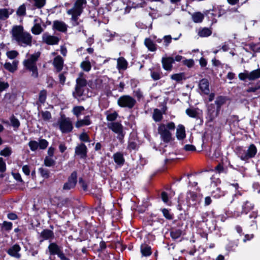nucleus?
I'll use <instances>...</instances> for the list:
<instances>
[{"instance_id": "nucleus-1", "label": "nucleus", "mask_w": 260, "mask_h": 260, "mask_svg": "<svg viewBox=\"0 0 260 260\" xmlns=\"http://www.w3.org/2000/svg\"><path fill=\"white\" fill-rule=\"evenodd\" d=\"M12 39L18 45L23 47L31 46L32 37L28 32L25 31L21 25L14 26L11 30Z\"/></svg>"}, {"instance_id": "nucleus-2", "label": "nucleus", "mask_w": 260, "mask_h": 260, "mask_svg": "<svg viewBox=\"0 0 260 260\" xmlns=\"http://www.w3.org/2000/svg\"><path fill=\"white\" fill-rule=\"evenodd\" d=\"M86 0H75L72 8L67 11V13L71 16V22L73 26H77L80 24L81 21L79 17L83 11L86 5Z\"/></svg>"}, {"instance_id": "nucleus-3", "label": "nucleus", "mask_w": 260, "mask_h": 260, "mask_svg": "<svg viewBox=\"0 0 260 260\" xmlns=\"http://www.w3.org/2000/svg\"><path fill=\"white\" fill-rule=\"evenodd\" d=\"M40 55V52H36L32 54H27L26 58L23 61V65L27 70L31 73V76L34 78H37L39 76L36 62Z\"/></svg>"}, {"instance_id": "nucleus-4", "label": "nucleus", "mask_w": 260, "mask_h": 260, "mask_svg": "<svg viewBox=\"0 0 260 260\" xmlns=\"http://www.w3.org/2000/svg\"><path fill=\"white\" fill-rule=\"evenodd\" d=\"M175 124L172 122H169L167 124H161L158 128V132L162 140L165 142H169L171 139V134L169 130L175 129Z\"/></svg>"}, {"instance_id": "nucleus-5", "label": "nucleus", "mask_w": 260, "mask_h": 260, "mask_svg": "<svg viewBox=\"0 0 260 260\" xmlns=\"http://www.w3.org/2000/svg\"><path fill=\"white\" fill-rule=\"evenodd\" d=\"M256 152L257 149L254 144H251L246 150L241 148H239L237 150L238 156L243 160H247L254 157Z\"/></svg>"}, {"instance_id": "nucleus-6", "label": "nucleus", "mask_w": 260, "mask_h": 260, "mask_svg": "<svg viewBox=\"0 0 260 260\" xmlns=\"http://www.w3.org/2000/svg\"><path fill=\"white\" fill-rule=\"evenodd\" d=\"M86 84V80L80 75V76L76 79L75 91L73 92L75 98H78L83 95Z\"/></svg>"}, {"instance_id": "nucleus-7", "label": "nucleus", "mask_w": 260, "mask_h": 260, "mask_svg": "<svg viewBox=\"0 0 260 260\" xmlns=\"http://www.w3.org/2000/svg\"><path fill=\"white\" fill-rule=\"evenodd\" d=\"M117 103L121 107L132 108L135 105L136 100L129 95H123L118 99Z\"/></svg>"}, {"instance_id": "nucleus-8", "label": "nucleus", "mask_w": 260, "mask_h": 260, "mask_svg": "<svg viewBox=\"0 0 260 260\" xmlns=\"http://www.w3.org/2000/svg\"><path fill=\"white\" fill-rule=\"evenodd\" d=\"M59 129L63 133H68L72 131L73 125L69 118L61 117L58 121Z\"/></svg>"}, {"instance_id": "nucleus-9", "label": "nucleus", "mask_w": 260, "mask_h": 260, "mask_svg": "<svg viewBox=\"0 0 260 260\" xmlns=\"http://www.w3.org/2000/svg\"><path fill=\"white\" fill-rule=\"evenodd\" d=\"M108 127L113 132L118 135L119 139L123 137V126L118 122H113L108 124Z\"/></svg>"}, {"instance_id": "nucleus-10", "label": "nucleus", "mask_w": 260, "mask_h": 260, "mask_svg": "<svg viewBox=\"0 0 260 260\" xmlns=\"http://www.w3.org/2000/svg\"><path fill=\"white\" fill-rule=\"evenodd\" d=\"M21 248L19 245L15 244L11 246L7 250V253L11 256L19 259L21 257L20 253Z\"/></svg>"}, {"instance_id": "nucleus-11", "label": "nucleus", "mask_w": 260, "mask_h": 260, "mask_svg": "<svg viewBox=\"0 0 260 260\" xmlns=\"http://www.w3.org/2000/svg\"><path fill=\"white\" fill-rule=\"evenodd\" d=\"M77 173L73 172L69 177L68 182L64 184L63 189L64 190H69L73 188L77 183Z\"/></svg>"}, {"instance_id": "nucleus-12", "label": "nucleus", "mask_w": 260, "mask_h": 260, "mask_svg": "<svg viewBox=\"0 0 260 260\" xmlns=\"http://www.w3.org/2000/svg\"><path fill=\"white\" fill-rule=\"evenodd\" d=\"M42 40L46 44L50 45H56L58 43L59 38L46 32L42 35Z\"/></svg>"}, {"instance_id": "nucleus-13", "label": "nucleus", "mask_w": 260, "mask_h": 260, "mask_svg": "<svg viewBox=\"0 0 260 260\" xmlns=\"http://www.w3.org/2000/svg\"><path fill=\"white\" fill-rule=\"evenodd\" d=\"M41 19L39 18H36L34 20V25L31 28V30L33 34L36 35H40L43 29L41 26Z\"/></svg>"}, {"instance_id": "nucleus-14", "label": "nucleus", "mask_w": 260, "mask_h": 260, "mask_svg": "<svg viewBox=\"0 0 260 260\" xmlns=\"http://www.w3.org/2000/svg\"><path fill=\"white\" fill-rule=\"evenodd\" d=\"M19 61L17 60H14L12 63L6 62L4 64V68L11 73H14L18 69Z\"/></svg>"}, {"instance_id": "nucleus-15", "label": "nucleus", "mask_w": 260, "mask_h": 260, "mask_svg": "<svg viewBox=\"0 0 260 260\" xmlns=\"http://www.w3.org/2000/svg\"><path fill=\"white\" fill-rule=\"evenodd\" d=\"M162 64L163 68L167 71H170L172 68V63L174 59L172 57H162Z\"/></svg>"}, {"instance_id": "nucleus-16", "label": "nucleus", "mask_w": 260, "mask_h": 260, "mask_svg": "<svg viewBox=\"0 0 260 260\" xmlns=\"http://www.w3.org/2000/svg\"><path fill=\"white\" fill-rule=\"evenodd\" d=\"M32 9H41L46 4V0H27Z\"/></svg>"}, {"instance_id": "nucleus-17", "label": "nucleus", "mask_w": 260, "mask_h": 260, "mask_svg": "<svg viewBox=\"0 0 260 260\" xmlns=\"http://www.w3.org/2000/svg\"><path fill=\"white\" fill-rule=\"evenodd\" d=\"M199 87L202 92L205 94H208L210 92L209 82L207 79H203L199 83Z\"/></svg>"}, {"instance_id": "nucleus-18", "label": "nucleus", "mask_w": 260, "mask_h": 260, "mask_svg": "<svg viewBox=\"0 0 260 260\" xmlns=\"http://www.w3.org/2000/svg\"><path fill=\"white\" fill-rule=\"evenodd\" d=\"M87 148L84 144H81L76 147L75 153L81 157L84 158L86 156Z\"/></svg>"}, {"instance_id": "nucleus-19", "label": "nucleus", "mask_w": 260, "mask_h": 260, "mask_svg": "<svg viewBox=\"0 0 260 260\" xmlns=\"http://www.w3.org/2000/svg\"><path fill=\"white\" fill-rule=\"evenodd\" d=\"M50 255H57L61 250L55 243H50L48 247Z\"/></svg>"}, {"instance_id": "nucleus-20", "label": "nucleus", "mask_w": 260, "mask_h": 260, "mask_svg": "<svg viewBox=\"0 0 260 260\" xmlns=\"http://www.w3.org/2000/svg\"><path fill=\"white\" fill-rule=\"evenodd\" d=\"M128 63L122 57L117 59V68L118 70H125L127 69Z\"/></svg>"}, {"instance_id": "nucleus-21", "label": "nucleus", "mask_w": 260, "mask_h": 260, "mask_svg": "<svg viewBox=\"0 0 260 260\" xmlns=\"http://www.w3.org/2000/svg\"><path fill=\"white\" fill-rule=\"evenodd\" d=\"M176 137L178 140H182L185 137V127L183 125L179 124L177 126Z\"/></svg>"}, {"instance_id": "nucleus-22", "label": "nucleus", "mask_w": 260, "mask_h": 260, "mask_svg": "<svg viewBox=\"0 0 260 260\" xmlns=\"http://www.w3.org/2000/svg\"><path fill=\"white\" fill-rule=\"evenodd\" d=\"M14 12L12 9H0V20H6Z\"/></svg>"}, {"instance_id": "nucleus-23", "label": "nucleus", "mask_w": 260, "mask_h": 260, "mask_svg": "<svg viewBox=\"0 0 260 260\" xmlns=\"http://www.w3.org/2000/svg\"><path fill=\"white\" fill-rule=\"evenodd\" d=\"M63 64V60L60 56H57L53 60V65L58 71L62 70Z\"/></svg>"}, {"instance_id": "nucleus-24", "label": "nucleus", "mask_w": 260, "mask_h": 260, "mask_svg": "<svg viewBox=\"0 0 260 260\" xmlns=\"http://www.w3.org/2000/svg\"><path fill=\"white\" fill-rule=\"evenodd\" d=\"M53 27L54 29L62 32H64L67 29V26L62 21H55L53 22Z\"/></svg>"}, {"instance_id": "nucleus-25", "label": "nucleus", "mask_w": 260, "mask_h": 260, "mask_svg": "<svg viewBox=\"0 0 260 260\" xmlns=\"http://www.w3.org/2000/svg\"><path fill=\"white\" fill-rule=\"evenodd\" d=\"M90 124L91 121L89 118V116H86L84 117L83 119L78 120L75 124V126L76 127L79 128L83 126L89 125Z\"/></svg>"}, {"instance_id": "nucleus-26", "label": "nucleus", "mask_w": 260, "mask_h": 260, "mask_svg": "<svg viewBox=\"0 0 260 260\" xmlns=\"http://www.w3.org/2000/svg\"><path fill=\"white\" fill-rule=\"evenodd\" d=\"M185 113L190 117L196 118L199 114V109L193 107L189 108L186 110Z\"/></svg>"}, {"instance_id": "nucleus-27", "label": "nucleus", "mask_w": 260, "mask_h": 260, "mask_svg": "<svg viewBox=\"0 0 260 260\" xmlns=\"http://www.w3.org/2000/svg\"><path fill=\"white\" fill-rule=\"evenodd\" d=\"M198 34L200 37H208L212 34V30L209 28H202L199 29Z\"/></svg>"}, {"instance_id": "nucleus-28", "label": "nucleus", "mask_w": 260, "mask_h": 260, "mask_svg": "<svg viewBox=\"0 0 260 260\" xmlns=\"http://www.w3.org/2000/svg\"><path fill=\"white\" fill-rule=\"evenodd\" d=\"M113 158L115 162L120 166H121L124 164V159L121 153L117 152L114 154L113 155Z\"/></svg>"}, {"instance_id": "nucleus-29", "label": "nucleus", "mask_w": 260, "mask_h": 260, "mask_svg": "<svg viewBox=\"0 0 260 260\" xmlns=\"http://www.w3.org/2000/svg\"><path fill=\"white\" fill-rule=\"evenodd\" d=\"M144 43L149 50L153 52L156 50V45L150 39L146 38L145 40Z\"/></svg>"}, {"instance_id": "nucleus-30", "label": "nucleus", "mask_w": 260, "mask_h": 260, "mask_svg": "<svg viewBox=\"0 0 260 260\" xmlns=\"http://www.w3.org/2000/svg\"><path fill=\"white\" fill-rule=\"evenodd\" d=\"M141 252L143 256H148L151 255V247L146 244H143L141 246Z\"/></svg>"}, {"instance_id": "nucleus-31", "label": "nucleus", "mask_w": 260, "mask_h": 260, "mask_svg": "<svg viewBox=\"0 0 260 260\" xmlns=\"http://www.w3.org/2000/svg\"><path fill=\"white\" fill-rule=\"evenodd\" d=\"M208 111L209 114L210 116L211 119H213L216 117L218 115L219 112L217 108L216 110L215 109V107L213 105H211L208 106Z\"/></svg>"}, {"instance_id": "nucleus-32", "label": "nucleus", "mask_w": 260, "mask_h": 260, "mask_svg": "<svg viewBox=\"0 0 260 260\" xmlns=\"http://www.w3.org/2000/svg\"><path fill=\"white\" fill-rule=\"evenodd\" d=\"M204 18V15L200 12H196L192 15V20L195 23H200L202 22Z\"/></svg>"}, {"instance_id": "nucleus-33", "label": "nucleus", "mask_w": 260, "mask_h": 260, "mask_svg": "<svg viewBox=\"0 0 260 260\" xmlns=\"http://www.w3.org/2000/svg\"><path fill=\"white\" fill-rule=\"evenodd\" d=\"M260 78V69L249 72V80H254Z\"/></svg>"}, {"instance_id": "nucleus-34", "label": "nucleus", "mask_w": 260, "mask_h": 260, "mask_svg": "<svg viewBox=\"0 0 260 260\" xmlns=\"http://www.w3.org/2000/svg\"><path fill=\"white\" fill-rule=\"evenodd\" d=\"M80 67L83 71L85 72H89L91 70V63L89 60L87 59V58H86L85 60L83 61L81 63Z\"/></svg>"}, {"instance_id": "nucleus-35", "label": "nucleus", "mask_w": 260, "mask_h": 260, "mask_svg": "<svg viewBox=\"0 0 260 260\" xmlns=\"http://www.w3.org/2000/svg\"><path fill=\"white\" fill-rule=\"evenodd\" d=\"M253 208V205L250 202L246 201L242 206V212L245 214H247L248 212L251 211Z\"/></svg>"}, {"instance_id": "nucleus-36", "label": "nucleus", "mask_w": 260, "mask_h": 260, "mask_svg": "<svg viewBox=\"0 0 260 260\" xmlns=\"http://www.w3.org/2000/svg\"><path fill=\"white\" fill-rule=\"evenodd\" d=\"M41 236L45 240L52 238L53 237V233L49 230H45L41 232Z\"/></svg>"}, {"instance_id": "nucleus-37", "label": "nucleus", "mask_w": 260, "mask_h": 260, "mask_svg": "<svg viewBox=\"0 0 260 260\" xmlns=\"http://www.w3.org/2000/svg\"><path fill=\"white\" fill-rule=\"evenodd\" d=\"M162 113L160 110L155 109L154 110L153 118L155 121H160L162 119Z\"/></svg>"}, {"instance_id": "nucleus-38", "label": "nucleus", "mask_w": 260, "mask_h": 260, "mask_svg": "<svg viewBox=\"0 0 260 260\" xmlns=\"http://www.w3.org/2000/svg\"><path fill=\"white\" fill-rule=\"evenodd\" d=\"M55 163V159H53V157L50 156H46L44 159V165L46 167H51L54 165Z\"/></svg>"}, {"instance_id": "nucleus-39", "label": "nucleus", "mask_w": 260, "mask_h": 260, "mask_svg": "<svg viewBox=\"0 0 260 260\" xmlns=\"http://www.w3.org/2000/svg\"><path fill=\"white\" fill-rule=\"evenodd\" d=\"M84 110V108L83 106H75L73 108L72 112L75 115L78 117Z\"/></svg>"}, {"instance_id": "nucleus-40", "label": "nucleus", "mask_w": 260, "mask_h": 260, "mask_svg": "<svg viewBox=\"0 0 260 260\" xmlns=\"http://www.w3.org/2000/svg\"><path fill=\"white\" fill-rule=\"evenodd\" d=\"M47 92L45 90H41L39 93V102L41 104H44L46 99Z\"/></svg>"}, {"instance_id": "nucleus-41", "label": "nucleus", "mask_w": 260, "mask_h": 260, "mask_svg": "<svg viewBox=\"0 0 260 260\" xmlns=\"http://www.w3.org/2000/svg\"><path fill=\"white\" fill-rule=\"evenodd\" d=\"M225 98L223 96H218L216 101H215V104L217 105V108L218 109V110L219 111L220 107L225 103Z\"/></svg>"}, {"instance_id": "nucleus-42", "label": "nucleus", "mask_w": 260, "mask_h": 260, "mask_svg": "<svg viewBox=\"0 0 260 260\" xmlns=\"http://www.w3.org/2000/svg\"><path fill=\"white\" fill-rule=\"evenodd\" d=\"M19 55V53L16 50H11L7 51L6 53V55L8 58L10 59H15L16 57L18 56Z\"/></svg>"}, {"instance_id": "nucleus-43", "label": "nucleus", "mask_w": 260, "mask_h": 260, "mask_svg": "<svg viewBox=\"0 0 260 260\" xmlns=\"http://www.w3.org/2000/svg\"><path fill=\"white\" fill-rule=\"evenodd\" d=\"M106 116L107 120L112 121L115 120L117 118L118 116V114L116 112H114L112 113L107 112Z\"/></svg>"}, {"instance_id": "nucleus-44", "label": "nucleus", "mask_w": 260, "mask_h": 260, "mask_svg": "<svg viewBox=\"0 0 260 260\" xmlns=\"http://www.w3.org/2000/svg\"><path fill=\"white\" fill-rule=\"evenodd\" d=\"M28 146L30 150L32 151H35L37 150L39 147V143L36 141H30L28 143Z\"/></svg>"}, {"instance_id": "nucleus-45", "label": "nucleus", "mask_w": 260, "mask_h": 260, "mask_svg": "<svg viewBox=\"0 0 260 260\" xmlns=\"http://www.w3.org/2000/svg\"><path fill=\"white\" fill-rule=\"evenodd\" d=\"M39 172L42 177L44 178H48L49 177L50 173L48 170L41 168L39 169Z\"/></svg>"}, {"instance_id": "nucleus-46", "label": "nucleus", "mask_w": 260, "mask_h": 260, "mask_svg": "<svg viewBox=\"0 0 260 260\" xmlns=\"http://www.w3.org/2000/svg\"><path fill=\"white\" fill-rule=\"evenodd\" d=\"M38 143L39 147L40 149H45L48 145V142L45 139H40Z\"/></svg>"}, {"instance_id": "nucleus-47", "label": "nucleus", "mask_w": 260, "mask_h": 260, "mask_svg": "<svg viewBox=\"0 0 260 260\" xmlns=\"http://www.w3.org/2000/svg\"><path fill=\"white\" fill-rule=\"evenodd\" d=\"M26 7L24 4L21 5L17 11L18 16H24L25 15Z\"/></svg>"}, {"instance_id": "nucleus-48", "label": "nucleus", "mask_w": 260, "mask_h": 260, "mask_svg": "<svg viewBox=\"0 0 260 260\" xmlns=\"http://www.w3.org/2000/svg\"><path fill=\"white\" fill-rule=\"evenodd\" d=\"M12 151L10 148L6 147L0 152V155L4 156H8L11 155Z\"/></svg>"}, {"instance_id": "nucleus-49", "label": "nucleus", "mask_w": 260, "mask_h": 260, "mask_svg": "<svg viewBox=\"0 0 260 260\" xmlns=\"http://www.w3.org/2000/svg\"><path fill=\"white\" fill-rule=\"evenodd\" d=\"M9 86V84L7 82L3 81L0 79V92L7 89Z\"/></svg>"}, {"instance_id": "nucleus-50", "label": "nucleus", "mask_w": 260, "mask_h": 260, "mask_svg": "<svg viewBox=\"0 0 260 260\" xmlns=\"http://www.w3.org/2000/svg\"><path fill=\"white\" fill-rule=\"evenodd\" d=\"M151 77L154 80H158L160 78V74L159 72L151 70Z\"/></svg>"}, {"instance_id": "nucleus-51", "label": "nucleus", "mask_w": 260, "mask_h": 260, "mask_svg": "<svg viewBox=\"0 0 260 260\" xmlns=\"http://www.w3.org/2000/svg\"><path fill=\"white\" fill-rule=\"evenodd\" d=\"M238 76L241 80H244L246 79H249V72L245 71L244 73H240Z\"/></svg>"}, {"instance_id": "nucleus-52", "label": "nucleus", "mask_w": 260, "mask_h": 260, "mask_svg": "<svg viewBox=\"0 0 260 260\" xmlns=\"http://www.w3.org/2000/svg\"><path fill=\"white\" fill-rule=\"evenodd\" d=\"M11 123L12 126L16 128H17L20 125L19 120L14 117L11 118Z\"/></svg>"}, {"instance_id": "nucleus-53", "label": "nucleus", "mask_w": 260, "mask_h": 260, "mask_svg": "<svg viewBox=\"0 0 260 260\" xmlns=\"http://www.w3.org/2000/svg\"><path fill=\"white\" fill-rule=\"evenodd\" d=\"M183 78L182 74H175L171 76V79L176 81H180Z\"/></svg>"}, {"instance_id": "nucleus-54", "label": "nucleus", "mask_w": 260, "mask_h": 260, "mask_svg": "<svg viewBox=\"0 0 260 260\" xmlns=\"http://www.w3.org/2000/svg\"><path fill=\"white\" fill-rule=\"evenodd\" d=\"M41 115L43 119L45 120H48L50 119L51 117V114L48 111L42 112Z\"/></svg>"}, {"instance_id": "nucleus-55", "label": "nucleus", "mask_w": 260, "mask_h": 260, "mask_svg": "<svg viewBox=\"0 0 260 260\" xmlns=\"http://www.w3.org/2000/svg\"><path fill=\"white\" fill-rule=\"evenodd\" d=\"M3 226L6 230L9 231L12 228V223L11 222L4 221Z\"/></svg>"}, {"instance_id": "nucleus-56", "label": "nucleus", "mask_w": 260, "mask_h": 260, "mask_svg": "<svg viewBox=\"0 0 260 260\" xmlns=\"http://www.w3.org/2000/svg\"><path fill=\"white\" fill-rule=\"evenodd\" d=\"M6 164L3 158L0 157V172H4L6 171Z\"/></svg>"}, {"instance_id": "nucleus-57", "label": "nucleus", "mask_w": 260, "mask_h": 260, "mask_svg": "<svg viewBox=\"0 0 260 260\" xmlns=\"http://www.w3.org/2000/svg\"><path fill=\"white\" fill-rule=\"evenodd\" d=\"M80 139L82 141L84 142H88L89 141V138L88 136L84 133H82L80 136Z\"/></svg>"}, {"instance_id": "nucleus-58", "label": "nucleus", "mask_w": 260, "mask_h": 260, "mask_svg": "<svg viewBox=\"0 0 260 260\" xmlns=\"http://www.w3.org/2000/svg\"><path fill=\"white\" fill-rule=\"evenodd\" d=\"M172 37L171 36H166L164 37V43L166 46H168L171 42Z\"/></svg>"}, {"instance_id": "nucleus-59", "label": "nucleus", "mask_w": 260, "mask_h": 260, "mask_svg": "<svg viewBox=\"0 0 260 260\" xmlns=\"http://www.w3.org/2000/svg\"><path fill=\"white\" fill-rule=\"evenodd\" d=\"M161 199H162V200L163 201V202L165 203L168 204V205H170V204L169 203V200H168V194H167V193L166 192H162L161 193Z\"/></svg>"}, {"instance_id": "nucleus-60", "label": "nucleus", "mask_w": 260, "mask_h": 260, "mask_svg": "<svg viewBox=\"0 0 260 260\" xmlns=\"http://www.w3.org/2000/svg\"><path fill=\"white\" fill-rule=\"evenodd\" d=\"M162 212L163 213L164 216L167 219H170L172 218V216L169 213L168 210L166 209H163L162 210Z\"/></svg>"}, {"instance_id": "nucleus-61", "label": "nucleus", "mask_w": 260, "mask_h": 260, "mask_svg": "<svg viewBox=\"0 0 260 260\" xmlns=\"http://www.w3.org/2000/svg\"><path fill=\"white\" fill-rule=\"evenodd\" d=\"M184 64L189 68L193 66L194 61L192 59H185L183 61Z\"/></svg>"}, {"instance_id": "nucleus-62", "label": "nucleus", "mask_w": 260, "mask_h": 260, "mask_svg": "<svg viewBox=\"0 0 260 260\" xmlns=\"http://www.w3.org/2000/svg\"><path fill=\"white\" fill-rule=\"evenodd\" d=\"M184 149L186 151H194L196 150V147L192 145H186L184 146Z\"/></svg>"}, {"instance_id": "nucleus-63", "label": "nucleus", "mask_w": 260, "mask_h": 260, "mask_svg": "<svg viewBox=\"0 0 260 260\" xmlns=\"http://www.w3.org/2000/svg\"><path fill=\"white\" fill-rule=\"evenodd\" d=\"M23 172L27 176H28L30 174L29 167L27 165H24L22 167Z\"/></svg>"}, {"instance_id": "nucleus-64", "label": "nucleus", "mask_w": 260, "mask_h": 260, "mask_svg": "<svg viewBox=\"0 0 260 260\" xmlns=\"http://www.w3.org/2000/svg\"><path fill=\"white\" fill-rule=\"evenodd\" d=\"M57 255L61 260H69V259L65 256L64 254L61 250L57 254Z\"/></svg>"}]
</instances>
